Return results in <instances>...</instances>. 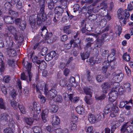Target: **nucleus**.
Returning a JSON list of instances; mask_svg holds the SVG:
<instances>
[{"mask_svg":"<svg viewBox=\"0 0 133 133\" xmlns=\"http://www.w3.org/2000/svg\"><path fill=\"white\" fill-rule=\"evenodd\" d=\"M119 109L117 107L114 105L112 103L107 104L104 109V114H107L111 112L110 116L112 117H114L118 114Z\"/></svg>","mask_w":133,"mask_h":133,"instance_id":"f257e3e1","label":"nucleus"},{"mask_svg":"<svg viewBox=\"0 0 133 133\" xmlns=\"http://www.w3.org/2000/svg\"><path fill=\"white\" fill-rule=\"evenodd\" d=\"M32 86L34 91L36 90V92L39 94H41V91H43V88L44 93L46 92V91L47 90L48 88V85L42 81L38 82L36 84H33Z\"/></svg>","mask_w":133,"mask_h":133,"instance_id":"f03ea898","label":"nucleus"},{"mask_svg":"<svg viewBox=\"0 0 133 133\" xmlns=\"http://www.w3.org/2000/svg\"><path fill=\"white\" fill-rule=\"evenodd\" d=\"M33 108L31 106H29L30 109L32 110L31 113L32 116L34 117H36L37 116V114H35L34 111L37 114L39 113L41 111V107L40 104L38 102H34L33 104Z\"/></svg>","mask_w":133,"mask_h":133,"instance_id":"7ed1b4c3","label":"nucleus"},{"mask_svg":"<svg viewBox=\"0 0 133 133\" xmlns=\"http://www.w3.org/2000/svg\"><path fill=\"white\" fill-rule=\"evenodd\" d=\"M23 66H24L26 69L27 74L29 78V81L30 82L31 80V78L32 77V74L31 72V69L32 67L31 63L28 62L27 61L25 62L24 60L22 62Z\"/></svg>","mask_w":133,"mask_h":133,"instance_id":"20e7f679","label":"nucleus"},{"mask_svg":"<svg viewBox=\"0 0 133 133\" xmlns=\"http://www.w3.org/2000/svg\"><path fill=\"white\" fill-rule=\"evenodd\" d=\"M46 92H44V94L51 101H52V100L56 96L57 93V91L55 89H52L49 91L48 88Z\"/></svg>","mask_w":133,"mask_h":133,"instance_id":"39448f33","label":"nucleus"},{"mask_svg":"<svg viewBox=\"0 0 133 133\" xmlns=\"http://www.w3.org/2000/svg\"><path fill=\"white\" fill-rule=\"evenodd\" d=\"M117 88H113L109 93V100L111 102H114L116 99L117 94Z\"/></svg>","mask_w":133,"mask_h":133,"instance_id":"423d86ee","label":"nucleus"},{"mask_svg":"<svg viewBox=\"0 0 133 133\" xmlns=\"http://www.w3.org/2000/svg\"><path fill=\"white\" fill-rule=\"evenodd\" d=\"M128 123L124 124L122 126L121 129V131L122 133H124L125 132L131 133L133 131V126L132 125L128 124Z\"/></svg>","mask_w":133,"mask_h":133,"instance_id":"0eeeda50","label":"nucleus"},{"mask_svg":"<svg viewBox=\"0 0 133 133\" xmlns=\"http://www.w3.org/2000/svg\"><path fill=\"white\" fill-rule=\"evenodd\" d=\"M109 36L108 34L104 33L101 35L100 38H98L96 40V46L98 48H100L104 43V40L105 38L108 37Z\"/></svg>","mask_w":133,"mask_h":133,"instance_id":"6e6552de","label":"nucleus"},{"mask_svg":"<svg viewBox=\"0 0 133 133\" xmlns=\"http://www.w3.org/2000/svg\"><path fill=\"white\" fill-rule=\"evenodd\" d=\"M112 75L115 77V79H116V81L119 82L123 78L124 74L120 70H117L112 74Z\"/></svg>","mask_w":133,"mask_h":133,"instance_id":"1a4fd4ad","label":"nucleus"},{"mask_svg":"<svg viewBox=\"0 0 133 133\" xmlns=\"http://www.w3.org/2000/svg\"><path fill=\"white\" fill-rule=\"evenodd\" d=\"M45 0H40L39 2L40 10L37 15H41L44 14H46L44 11L45 8Z\"/></svg>","mask_w":133,"mask_h":133,"instance_id":"9d476101","label":"nucleus"},{"mask_svg":"<svg viewBox=\"0 0 133 133\" xmlns=\"http://www.w3.org/2000/svg\"><path fill=\"white\" fill-rule=\"evenodd\" d=\"M111 84L109 82H105L102 84V91L104 93L106 94L108 92V89L111 87Z\"/></svg>","mask_w":133,"mask_h":133,"instance_id":"9b49d317","label":"nucleus"},{"mask_svg":"<svg viewBox=\"0 0 133 133\" xmlns=\"http://www.w3.org/2000/svg\"><path fill=\"white\" fill-rule=\"evenodd\" d=\"M77 35H76L74 36L75 39H72L70 41V43H71V45H73V48H75L78 47V44H80L81 43V41L79 38H77V40L76 39Z\"/></svg>","mask_w":133,"mask_h":133,"instance_id":"f8f14e48","label":"nucleus"},{"mask_svg":"<svg viewBox=\"0 0 133 133\" xmlns=\"http://www.w3.org/2000/svg\"><path fill=\"white\" fill-rule=\"evenodd\" d=\"M31 28L32 29H36V20L35 19V15H32L29 18Z\"/></svg>","mask_w":133,"mask_h":133,"instance_id":"ddd939ff","label":"nucleus"},{"mask_svg":"<svg viewBox=\"0 0 133 133\" xmlns=\"http://www.w3.org/2000/svg\"><path fill=\"white\" fill-rule=\"evenodd\" d=\"M63 9L59 6L56 7L54 9L55 13L56 14V16L58 17L59 19L61 18L62 14L64 12Z\"/></svg>","mask_w":133,"mask_h":133,"instance_id":"4468645a","label":"nucleus"},{"mask_svg":"<svg viewBox=\"0 0 133 133\" xmlns=\"http://www.w3.org/2000/svg\"><path fill=\"white\" fill-rule=\"evenodd\" d=\"M53 102V101H50V106L49 108L51 112L56 113L58 110V107L57 105L53 104L52 102Z\"/></svg>","mask_w":133,"mask_h":133,"instance_id":"2eb2a0df","label":"nucleus"},{"mask_svg":"<svg viewBox=\"0 0 133 133\" xmlns=\"http://www.w3.org/2000/svg\"><path fill=\"white\" fill-rule=\"evenodd\" d=\"M51 117L52 119V123L53 125H57L59 123L60 121L58 116L56 115H54L51 116Z\"/></svg>","mask_w":133,"mask_h":133,"instance_id":"dca6fc26","label":"nucleus"},{"mask_svg":"<svg viewBox=\"0 0 133 133\" xmlns=\"http://www.w3.org/2000/svg\"><path fill=\"white\" fill-rule=\"evenodd\" d=\"M56 53L55 51H52L45 56V59L46 61H49L51 60L56 56Z\"/></svg>","mask_w":133,"mask_h":133,"instance_id":"f3484780","label":"nucleus"},{"mask_svg":"<svg viewBox=\"0 0 133 133\" xmlns=\"http://www.w3.org/2000/svg\"><path fill=\"white\" fill-rule=\"evenodd\" d=\"M36 62L39 65V68L41 70H43L46 68L47 64L44 61L38 60L36 61Z\"/></svg>","mask_w":133,"mask_h":133,"instance_id":"a211bd4d","label":"nucleus"},{"mask_svg":"<svg viewBox=\"0 0 133 133\" xmlns=\"http://www.w3.org/2000/svg\"><path fill=\"white\" fill-rule=\"evenodd\" d=\"M80 54L82 59L83 60H84L89 57L90 55V52L85 50L84 52L81 53Z\"/></svg>","mask_w":133,"mask_h":133,"instance_id":"6ab92c4d","label":"nucleus"},{"mask_svg":"<svg viewBox=\"0 0 133 133\" xmlns=\"http://www.w3.org/2000/svg\"><path fill=\"white\" fill-rule=\"evenodd\" d=\"M4 20L5 22L7 24H13L14 21L13 18L9 16H4Z\"/></svg>","mask_w":133,"mask_h":133,"instance_id":"aec40b11","label":"nucleus"},{"mask_svg":"<svg viewBox=\"0 0 133 133\" xmlns=\"http://www.w3.org/2000/svg\"><path fill=\"white\" fill-rule=\"evenodd\" d=\"M10 118L9 115L5 113L2 114L0 115L1 120L3 121L7 122Z\"/></svg>","mask_w":133,"mask_h":133,"instance_id":"412c9836","label":"nucleus"},{"mask_svg":"<svg viewBox=\"0 0 133 133\" xmlns=\"http://www.w3.org/2000/svg\"><path fill=\"white\" fill-rule=\"evenodd\" d=\"M47 110H45L42 111L41 114V117L43 122L45 123L48 120Z\"/></svg>","mask_w":133,"mask_h":133,"instance_id":"4be33fe9","label":"nucleus"},{"mask_svg":"<svg viewBox=\"0 0 133 133\" xmlns=\"http://www.w3.org/2000/svg\"><path fill=\"white\" fill-rule=\"evenodd\" d=\"M48 32V30L46 29V28L45 26H43L39 31L38 33L39 35H41V36L44 37L47 34Z\"/></svg>","mask_w":133,"mask_h":133,"instance_id":"5701e85b","label":"nucleus"},{"mask_svg":"<svg viewBox=\"0 0 133 133\" xmlns=\"http://www.w3.org/2000/svg\"><path fill=\"white\" fill-rule=\"evenodd\" d=\"M8 89L9 90L8 92L11 96L13 98H15L17 95L15 90L11 87H9L8 88Z\"/></svg>","mask_w":133,"mask_h":133,"instance_id":"b1692460","label":"nucleus"},{"mask_svg":"<svg viewBox=\"0 0 133 133\" xmlns=\"http://www.w3.org/2000/svg\"><path fill=\"white\" fill-rule=\"evenodd\" d=\"M7 29L10 32H11L14 36L17 33L16 28L14 26H9L7 27Z\"/></svg>","mask_w":133,"mask_h":133,"instance_id":"393cba45","label":"nucleus"},{"mask_svg":"<svg viewBox=\"0 0 133 133\" xmlns=\"http://www.w3.org/2000/svg\"><path fill=\"white\" fill-rule=\"evenodd\" d=\"M88 120L91 124H94L96 121V118L94 115L91 113L89 114Z\"/></svg>","mask_w":133,"mask_h":133,"instance_id":"a878e982","label":"nucleus"},{"mask_svg":"<svg viewBox=\"0 0 133 133\" xmlns=\"http://www.w3.org/2000/svg\"><path fill=\"white\" fill-rule=\"evenodd\" d=\"M46 2L47 4L48 8L49 10H52L55 8V4L53 2L50 0H46Z\"/></svg>","mask_w":133,"mask_h":133,"instance_id":"bb28decb","label":"nucleus"},{"mask_svg":"<svg viewBox=\"0 0 133 133\" xmlns=\"http://www.w3.org/2000/svg\"><path fill=\"white\" fill-rule=\"evenodd\" d=\"M61 4V6H59L61 8L63 9H65L68 7V0H59Z\"/></svg>","mask_w":133,"mask_h":133,"instance_id":"cd10ccee","label":"nucleus"},{"mask_svg":"<svg viewBox=\"0 0 133 133\" xmlns=\"http://www.w3.org/2000/svg\"><path fill=\"white\" fill-rule=\"evenodd\" d=\"M35 19L38 25L40 26L42 24L43 21L41 19V16L39 15H37L36 17L35 16Z\"/></svg>","mask_w":133,"mask_h":133,"instance_id":"c85d7f7f","label":"nucleus"},{"mask_svg":"<svg viewBox=\"0 0 133 133\" xmlns=\"http://www.w3.org/2000/svg\"><path fill=\"white\" fill-rule=\"evenodd\" d=\"M83 89L84 92L86 94L92 97L91 90L89 87H85L83 88Z\"/></svg>","mask_w":133,"mask_h":133,"instance_id":"c756f323","label":"nucleus"},{"mask_svg":"<svg viewBox=\"0 0 133 133\" xmlns=\"http://www.w3.org/2000/svg\"><path fill=\"white\" fill-rule=\"evenodd\" d=\"M104 118V113H100L99 114L95 117L96 121L98 122L103 119Z\"/></svg>","mask_w":133,"mask_h":133,"instance_id":"7c9ffc66","label":"nucleus"},{"mask_svg":"<svg viewBox=\"0 0 133 133\" xmlns=\"http://www.w3.org/2000/svg\"><path fill=\"white\" fill-rule=\"evenodd\" d=\"M76 111L77 113L80 114L84 113V109L82 106H78L76 108Z\"/></svg>","mask_w":133,"mask_h":133,"instance_id":"2f4dec72","label":"nucleus"},{"mask_svg":"<svg viewBox=\"0 0 133 133\" xmlns=\"http://www.w3.org/2000/svg\"><path fill=\"white\" fill-rule=\"evenodd\" d=\"M26 26V22L24 20L21 22L20 24L18 26L19 28L22 30H24Z\"/></svg>","mask_w":133,"mask_h":133,"instance_id":"473e14b6","label":"nucleus"},{"mask_svg":"<svg viewBox=\"0 0 133 133\" xmlns=\"http://www.w3.org/2000/svg\"><path fill=\"white\" fill-rule=\"evenodd\" d=\"M8 14L12 16L11 17H12L14 19L18 16V13L17 12L11 10H9Z\"/></svg>","mask_w":133,"mask_h":133,"instance_id":"72a5a7b5","label":"nucleus"},{"mask_svg":"<svg viewBox=\"0 0 133 133\" xmlns=\"http://www.w3.org/2000/svg\"><path fill=\"white\" fill-rule=\"evenodd\" d=\"M89 15V16H88V18L90 19L91 20H95L97 19V15L96 14H91V13H90L89 12H88L86 13V15L87 14Z\"/></svg>","mask_w":133,"mask_h":133,"instance_id":"f704fd0d","label":"nucleus"},{"mask_svg":"<svg viewBox=\"0 0 133 133\" xmlns=\"http://www.w3.org/2000/svg\"><path fill=\"white\" fill-rule=\"evenodd\" d=\"M33 131L35 133H42L41 128L39 126H36L33 128Z\"/></svg>","mask_w":133,"mask_h":133,"instance_id":"c9c22d12","label":"nucleus"},{"mask_svg":"<svg viewBox=\"0 0 133 133\" xmlns=\"http://www.w3.org/2000/svg\"><path fill=\"white\" fill-rule=\"evenodd\" d=\"M2 54L1 55L0 54V63L1 66V68H0V70L1 72H2L3 71L4 67V63L2 60Z\"/></svg>","mask_w":133,"mask_h":133,"instance_id":"e433bc0d","label":"nucleus"},{"mask_svg":"<svg viewBox=\"0 0 133 133\" xmlns=\"http://www.w3.org/2000/svg\"><path fill=\"white\" fill-rule=\"evenodd\" d=\"M125 17L124 18V19L123 21V23L124 24H125V22L127 19H128V18L129 17L130 15L129 12L127 10H125Z\"/></svg>","mask_w":133,"mask_h":133,"instance_id":"4c0bfd02","label":"nucleus"},{"mask_svg":"<svg viewBox=\"0 0 133 133\" xmlns=\"http://www.w3.org/2000/svg\"><path fill=\"white\" fill-rule=\"evenodd\" d=\"M70 25L65 26L63 29L64 32L68 34H70L71 32L70 29Z\"/></svg>","mask_w":133,"mask_h":133,"instance_id":"58836bf2","label":"nucleus"},{"mask_svg":"<svg viewBox=\"0 0 133 133\" xmlns=\"http://www.w3.org/2000/svg\"><path fill=\"white\" fill-rule=\"evenodd\" d=\"M87 79L90 83H93V81L92 80L91 77L90 76V72L89 71H87Z\"/></svg>","mask_w":133,"mask_h":133,"instance_id":"ea45409f","label":"nucleus"},{"mask_svg":"<svg viewBox=\"0 0 133 133\" xmlns=\"http://www.w3.org/2000/svg\"><path fill=\"white\" fill-rule=\"evenodd\" d=\"M3 131L4 133H14L13 128L10 127L6 128Z\"/></svg>","mask_w":133,"mask_h":133,"instance_id":"a19ab883","label":"nucleus"},{"mask_svg":"<svg viewBox=\"0 0 133 133\" xmlns=\"http://www.w3.org/2000/svg\"><path fill=\"white\" fill-rule=\"evenodd\" d=\"M106 97L105 94H103L100 96H96L95 98L96 99L100 101H102L105 99Z\"/></svg>","mask_w":133,"mask_h":133,"instance_id":"79ce46f5","label":"nucleus"},{"mask_svg":"<svg viewBox=\"0 0 133 133\" xmlns=\"http://www.w3.org/2000/svg\"><path fill=\"white\" fill-rule=\"evenodd\" d=\"M14 38L15 40L18 41V42L21 43L23 40L22 36H18L17 35V33L14 36Z\"/></svg>","mask_w":133,"mask_h":133,"instance_id":"37998d69","label":"nucleus"},{"mask_svg":"<svg viewBox=\"0 0 133 133\" xmlns=\"http://www.w3.org/2000/svg\"><path fill=\"white\" fill-rule=\"evenodd\" d=\"M9 121L10 122L9 124V127L13 129L15 127V122L13 120V118H10V119H9Z\"/></svg>","mask_w":133,"mask_h":133,"instance_id":"c03bdc74","label":"nucleus"},{"mask_svg":"<svg viewBox=\"0 0 133 133\" xmlns=\"http://www.w3.org/2000/svg\"><path fill=\"white\" fill-rule=\"evenodd\" d=\"M18 107L21 113L23 114H25V109L24 106L22 105H18Z\"/></svg>","mask_w":133,"mask_h":133,"instance_id":"a18cd8bd","label":"nucleus"},{"mask_svg":"<svg viewBox=\"0 0 133 133\" xmlns=\"http://www.w3.org/2000/svg\"><path fill=\"white\" fill-rule=\"evenodd\" d=\"M55 98L54 100L56 102L61 103L62 101V98L61 96L56 95Z\"/></svg>","mask_w":133,"mask_h":133,"instance_id":"49530a36","label":"nucleus"},{"mask_svg":"<svg viewBox=\"0 0 133 133\" xmlns=\"http://www.w3.org/2000/svg\"><path fill=\"white\" fill-rule=\"evenodd\" d=\"M10 2L7 1L6 2L4 5V8L6 10H9L11 8V5L10 3Z\"/></svg>","mask_w":133,"mask_h":133,"instance_id":"de8ad7c7","label":"nucleus"},{"mask_svg":"<svg viewBox=\"0 0 133 133\" xmlns=\"http://www.w3.org/2000/svg\"><path fill=\"white\" fill-rule=\"evenodd\" d=\"M68 83V82L65 79H63L60 81L59 84L61 86L64 87Z\"/></svg>","mask_w":133,"mask_h":133,"instance_id":"09e8293b","label":"nucleus"},{"mask_svg":"<svg viewBox=\"0 0 133 133\" xmlns=\"http://www.w3.org/2000/svg\"><path fill=\"white\" fill-rule=\"evenodd\" d=\"M11 79V77L10 76L7 75L4 77L3 81L5 83H8L9 82Z\"/></svg>","mask_w":133,"mask_h":133,"instance_id":"8fccbe9b","label":"nucleus"},{"mask_svg":"<svg viewBox=\"0 0 133 133\" xmlns=\"http://www.w3.org/2000/svg\"><path fill=\"white\" fill-rule=\"evenodd\" d=\"M123 59L127 61H129L130 60V57L129 55L127 54V53L124 54L123 55Z\"/></svg>","mask_w":133,"mask_h":133,"instance_id":"3c124183","label":"nucleus"},{"mask_svg":"<svg viewBox=\"0 0 133 133\" xmlns=\"http://www.w3.org/2000/svg\"><path fill=\"white\" fill-rule=\"evenodd\" d=\"M96 79L99 82H101L104 80L103 77L101 75H97L96 77Z\"/></svg>","mask_w":133,"mask_h":133,"instance_id":"603ef678","label":"nucleus"},{"mask_svg":"<svg viewBox=\"0 0 133 133\" xmlns=\"http://www.w3.org/2000/svg\"><path fill=\"white\" fill-rule=\"evenodd\" d=\"M48 50V49L46 47L43 48L41 50V55L43 56L45 55Z\"/></svg>","mask_w":133,"mask_h":133,"instance_id":"864d4df0","label":"nucleus"},{"mask_svg":"<svg viewBox=\"0 0 133 133\" xmlns=\"http://www.w3.org/2000/svg\"><path fill=\"white\" fill-rule=\"evenodd\" d=\"M14 21L15 24L16 25L18 26L21 22H22L23 21L22 20V19L20 18H18L16 19H15Z\"/></svg>","mask_w":133,"mask_h":133,"instance_id":"5fc2aeb1","label":"nucleus"},{"mask_svg":"<svg viewBox=\"0 0 133 133\" xmlns=\"http://www.w3.org/2000/svg\"><path fill=\"white\" fill-rule=\"evenodd\" d=\"M21 78L22 80H26L27 82H28V76L26 75L23 72L21 74Z\"/></svg>","mask_w":133,"mask_h":133,"instance_id":"6e6d98bb","label":"nucleus"},{"mask_svg":"<svg viewBox=\"0 0 133 133\" xmlns=\"http://www.w3.org/2000/svg\"><path fill=\"white\" fill-rule=\"evenodd\" d=\"M14 43L13 41L12 40L7 41V44L6 46H7L8 48H11L13 47Z\"/></svg>","mask_w":133,"mask_h":133,"instance_id":"4d7b16f0","label":"nucleus"},{"mask_svg":"<svg viewBox=\"0 0 133 133\" xmlns=\"http://www.w3.org/2000/svg\"><path fill=\"white\" fill-rule=\"evenodd\" d=\"M23 133H31L30 129L26 127L23 128Z\"/></svg>","mask_w":133,"mask_h":133,"instance_id":"13d9d810","label":"nucleus"},{"mask_svg":"<svg viewBox=\"0 0 133 133\" xmlns=\"http://www.w3.org/2000/svg\"><path fill=\"white\" fill-rule=\"evenodd\" d=\"M77 128L76 124L74 123H72L71 124L70 129L72 131H74L76 130Z\"/></svg>","mask_w":133,"mask_h":133,"instance_id":"bf43d9fd","label":"nucleus"},{"mask_svg":"<svg viewBox=\"0 0 133 133\" xmlns=\"http://www.w3.org/2000/svg\"><path fill=\"white\" fill-rule=\"evenodd\" d=\"M52 36V34L51 33L48 32L46 35L44 37L46 40H51V37Z\"/></svg>","mask_w":133,"mask_h":133,"instance_id":"052dcab7","label":"nucleus"},{"mask_svg":"<svg viewBox=\"0 0 133 133\" xmlns=\"http://www.w3.org/2000/svg\"><path fill=\"white\" fill-rule=\"evenodd\" d=\"M0 108L4 109L5 108V104L2 98H0Z\"/></svg>","mask_w":133,"mask_h":133,"instance_id":"680f3d73","label":"nucleus"},{"mask_svg":"<svg viewBox=\"0 0 133 133\" xmlns=\"http://www.w3.org/2000/svg\"><path fill=\"white\" fill-rule=\"evenodd\" d=\"M91 97L90 96H85L84 98V100L87 104H91L90 98Z\"/></svg>","mask_w":133,"mask_h":133,"instance_id":"e2e57ef3","label":"nucleus"},{"mask_svg":"<svg viewBox=\"0 0 133 133\" xmlns=\"http://www.w3.org/2000/svg\"><path fill=\"white\" fill-rule=\"evenodd\" d=\"M15 61L14 59H8V64L10 66H13L14 65Z\"/></svg>","mask_w":133,"mask_h":133,"instance_id":"0e129e2a","label":"nucleus"},{"mask_svg":"<svg viewBox=\"0 0 133 133\" xmlns=\"http://www.w3.org/2000/svg\"><path fill=\"white\" fill-rule=\"evenodd\" d=\"M130 84L129 83H127L124 84V88L128 91L130 90Z\"/></svg>","mask_w":133,"mask_h":133,"instance_id":"69168bd1","label":"nucleus"},{"mask_svg":"<svg viewBox=\"0 0 133 133\" xmlns=\"http://www.w3.org/2000/svg\"><path fill=\"white\" fill-rule=\"evenodd\" d=\"M38 97L40 98V100L42 103H44L45 102L46 99L42 95H39L38 96Z\"/></svg>","mask_w":133,"mask_h":133,"instance_id":"338daca9","label":"nucleus"},{"mask_svg":"<svg viewBox=\"0 0 133 133\" xmlns=\"http://www.w3.org/2000/svg\"><path fill=\"white\" fill-rule=\"evenodd\" d=\"M93 129V127L92 126L89 127L85 130L86 133H93L92 132Z\"/></svg>","mask_w":133,"mask_h":133,"instance_id":"774afa93","label":"nucleus"}]
</instances>
